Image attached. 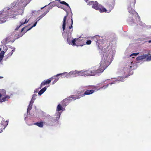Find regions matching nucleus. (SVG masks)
I'll return each mask as SVG.
<instances>
[{
	"label": "nucleus",
	"mask_w": 151,
	"mask_h": 151,
	"mask_svg": "<svg viewBox=\"0 0 151 151\" xmlns=\"http://www.w3.org/2000/svg\"><path fill=\"white\" fill-rule=\"evenodd\" d=\"M109 55L107 53H104L103 54V59L100 63V65L99 67L102 73L105 69L110 64V57H108Z\"/></svg>",
	"instance_id": "obj_1"
},
{
	"label": "nucleus",
	"mask_w": 151,
	"mask_h": 151,
	"mask_svg": "<svg viewBox=\"0 0 151 151\" xmlns=\"http://www.w3.org/2000/svg\"><path fill=\"white\" fill-rule=\"evenodd\" d=\"M67 8L68 11H67V17L68 14H70L71 15V18H69L67 22V24L68 27V28L70 29V35L73 31V26L72 25L73 24V20L72 18V13L71 12V10L70 8L69 7V4L67 3Z\"/></svg>",
	"instance_id": "obj_2"
},
{
	"label": "nucleus",
	"mask_w": 151,
	"mask_h": 151,
	"mask_svg": "<svg viewBox=\"0 0 151 151\" xmlns=\"http://www.w3.org/2000/svg\"><path fill=\"white\" fill-rule=\"evenodd\" d=\"M89 76V70H81L79 72L76 71H73L69 72L68 76Z\"/></svg>",
	"instance_id": "obj_3"
},
{
	"label": "nucleus",
	"mask_w": 151,
	"mask_h": 151,
	"mask_svg": "<svg viewBox=\"0 0 151 151\" xmlns=\"http://www.w3.org/2000/svg\"><path fill=\"white\" fill-rule=\"evenodd\" d=\"M92 3V8L96 10L99 11L100 12L102 13L106 12V9L103 6L98 3L97 1L94 2L93 1H91Z\"/></svg>",
	"instance_id": "obj_4"
},
{
	"label": "nucleus",
	"mask_w": 151,
	"mask_h": 151,
	"mask_svg": "<svg viewBox=\"0 0 151 151\" xmlns=\"http://www.w3.org/2000/svg\"><path fill=\"white\" fill-rule=\"evenodd\" d=\"M86 89H85L84 88L83 89L78 91H77V94H78L77 96H76L74 95L71 96L67 98V101L74 100L76 99H78L81 98V97H80V95L83 94Z\"/></svg>",
	"instance_id": "obj_5"
},
{
	"label": "nucleus",
	"mask_w": 151,
	"mask_h": 151,
	"mask_svg": "<svg viewBox=\"0 0 151 151\" xmlns=\"http://www.w3.org/2000/svg\"><path fill=\"white\" fill-rule=\"evenodd\" d=\"M89 76H94L96 75H98L99 73H102V71H101L99 68L96 69V67H94L88 69Z\"/></svg>",
	"instance_id": "obj_6"
},
{
	"label": "nucleus",
	"mask_w": 151,
	"mask_h": 151,
	"mask_svg": "<svg viewBox=\"0 0 151 151\" xmlns=\"http://www.w3.org/2000/svg\"><path fill=\"white\" fill-rule=\"evenodd\" d=\"M65 99L63 100L61 102V104H59L58 105L57 109L56 111H64L65 109V106H66Z\"/></svg>",
	"instance_id": "obj_7"
},
{
	"label": "nucleus",
	"mask_w": 151,
	"mask_h": 151,
	"mask_svg": "<svg viewBox=\"0 0 151 151\" xmlns=\"http://www.w3.org/2000/svg\"><path fill=\"white\" fill-rule=\"evenodd\" d=\"M31 0H18V5L22 8L25 7Z\"/></svg>",
	"instance_id": "obj_8"
},
{
	"label": "nucleus",
	"mask_w": 151,
	"mask_h": 151,
	"mask_svg": "<svg viewBox=\"0 0 151 151\" xmlns=\"http://www.w3.org/2000/svg\"><path fill=\"white\" fill-rule=\"evenodd\" d=\"M88 87H84L85 89H86L83 94L80 95V97H83L85 95L91 94L94 92L95 91L94 90L87 89Z\"/></svg>",
	"instance_id": "obj_9"
},
{
	"label": "nucleus",
	"mask_w": 151,
	"mask_h": 151,
	"mask_svg": "<svg viewBox=\"0 0 151 151\" xmlns=\"http://www.w3.org/2000/svg\"><path fill=\"white\" fill-rule=\"evenodd\" d=\"M67 41L69 44H72L73 46L76 45L78 46L79 45H77L76 42L77 43L79 41V40L78 39H74L72 40H70L69 39L67 38Z\"/></svg>",
	"instance_id": "obj_10"
},
{
	"label": "nucleus",
	"mask_w": 151,
	"mask_h": 151,
	"mask_svg": "<svg viewBox=\"0 0 151 151\" xmlns=\"http://www.w3.org/2000/svg\"><path fill=\"white\" fill-rule=\"evenodd\" d=\"M53 79L54 78L52 77L48 79L46 81L45 80L44 81L42 82L40 85V88H41L42 87V86H45V85L49 84L51 81L53 80Z\"/></svg>",
	"instance_id": "obj_11"
},
{
	"label": "nucleus",
	"mask_w": 151,
	"mask_h": 151,
	"mask_svg": "<svg viewBox=\"0 0 151 151\" xmlns=\"http://www.w3.org/2000/svg\"><path fill=\"white\" fill-rule=\"evenodd\" d=\"M0 12V24L5 22L6 19V16L4 14V13Z\"/></svg>",
	"instance_id": "obj_12"
},
{
	"label": "nucleus",
	"mask_w": 151,
	"mask_h": 151,
	"mask_svg": "<svg viewBox=\"0 0 151 151\" xmlns=\"http://www.w3.org/2000/svg\"><path fill=\"white\" fill-rule=\"evenodd\" d=\"M114 6V3L112 2L110 4H107V9L106 11L105 12L109 13L113 9Z\"/></svg>",
	"instance_id": "obj_13"
},
{
	"label": "nucleus",
	"mask_w": 151,
	"mask_h": 151,
	"mask_svg": "<svg viewBox=\"0 0 151 151\" xmlns=\"http://www.w3.org/2000/svg\"><path fill=\"white\" fill-rule=\"evenodd\" d=\"M147 54H143L142 55L137 57L136 59L137 60H142L145 58L147 59Z\"/></svg>",
	"instance_id": "obj_14"
},
{
	"label": "nucleus",
	"mask_w": 151,
	"mask_h": 151,
	"mask_svg": "<svg viewBox=\"0 0 151 151\" xmlns=\"http://www.w3.org/2000/svg\"><path fill=\"white\" fill-rule=\"evenodd\" d=\"M29 20V19H27L26 17H24L20 22V26L27 23L28 22Z\"/></svg>",
	"instance_id": "obj_15"
},
{
	"label": "nucleus",
	"mask_w": 151,
	"mask_h": 151,
	"mask_svg": "<svg viewBox=\"0 0 151 151\" xmlns=\"http://www.w3.org/2000/svg\"><path fill=\"white\" fill-rule=\"evenodd\" d=\"M100 37L98 35H96L93 38V40L96 43H99L100 41Z\"/></svg>",
	"instance_id": "obj_16"
},
{
	"label": "nucleus",
	"mask_w": 151,
	"mask_h": 151,
	"mask_svg": "<svg viewBox=\"0 0 151 151\" xmlns=\"http://www.w3.org/2000/svg\"><path fill=\"white\" fill-rule=\"evenodd\" d=\"M34 124L40 127H42L43 126V122H36Z\"/></svg>",
	"instance_id": "obj_17"
},
{
	"label": "nucleus",
	"mask_w": 151,
	"mask_h": 151,
	"mask_svg": "<svg viewBox=\"0 0 151 151\" xmlns=\"http://www.w3.org/2000/svg\"><path fill=\"white\" fill-rule=\"evenodd\" d=\"M46 89L47 88L46 87H45L41 89L38 93V95H41L46 90Z\"/></svg>",
	"instance_id": "obj_18"
},
{
	"label": "nucleus",
	"mask_w": 151,
	"mask_h": 151,
	"mask_svg": "<svg viewBox=\"0 0 151 151\" xmlns=\"http://www.w3.org/2000/svg\"><path fill=\"white\" fill-rule=\"evenodd\" d=\"M66 20V16H65L63 20V30L64 31L65 27V22Z\"/></svg>",
	"instance_id": "obj_19"
},
{
	"label": "nucleus",
	"mask_w": 151,
	"mask_h": 151,
	"mask_svg": "<svg viewBox=\"0 0 151 151\" xmlns=\"http://www.w3.org/2000/svg\"><path fill=\"white\" fill-rule=\"evenodd\" d=\"M65 74H66V73L65 72L64 73H60V74H58L57 75L55 76V77H56L59 76H61V77H62L63 78V77H65V76H66V75ZM54 77H55V76Z\"/></svg>",
	"instance_id": "obj_20"
},
{
	"label": "nucleus",
	"mask_w": 151,
	"mask_h": 151,
	"mask_svg": "<svg viewBox=\"0 0 151 151\" xmlns=\"http://www.w3.org/2000/svg\"><path fill=\"white\" fill-rule=\"evenodd\" d=\"M47 117L48 118V121L49 122L50 121H52V122H53L54 121H55V120L52 117H51L49 115H47Z\"/></svg>",
	"instance_id": "obj_21"
},
{
	"label": "nucleus",
	"mask_w": 151,
	"mask_h": 151,
	"mask_svg": "<svg viewBox=\"0 0 151 151\" xmlns=\"http://www.w3.org/2000/svg\"><path fill=\"white\" fill-rule=\"evenodd\" d=\"M128 9L129 12L130 13H133L134 12H135L134 10L132 9L131 7H128Z\"/></svg>",
	"instance_id": "obj_22"
},
{
	"label": "nucleus",
	"mask_w": 151,
	"mask_h": 151,
	"mask_svg": "<svg viewBox=\"0 0 151 151\" xmlns=\"http://www.w3.org/2000/svg\"><path fill=\"white\" fill-rule=\"evenodd\" d=\"M37 22H36L35 23V24H34L33 26H32L31 28H29V29H26V30L24 32H27V31H28V30H30L32 27H35L36 25V24H37Z\"/></svg>",
	"instance_id": "obj_23"
},
{
	"label": "nucleus",
	"mask_w": 151,
	"mask_h": 151,
	"mask_svg": "<svg viewBox=\"0 0 151 151\" xmlns=\"http://www.w3.org/2000/svg\"><path fill=\"white\" fill-rule=\"evenodd\" d=\"M2 91L3 92V93H0V98L1 97L2 95V96H4L6 94V91L4 90H2Z\"/></svg>",
	"instance_id": "obj_24"
},
{
	"label": "nucleus",
	"mask_w": 151,
	"mask_h": 151,
	"mask_svg": "<svg viewBox=\"0 0 151 151\" xmlns=\"http://www.w3.org/2000/svg\"><path fill=\"white\" fill-rule=\"evenodd\" d=\"M32 105H31V104H29L28 107L27 109V111H30L32 107Z\"/></svg>",
	"instance_id": "obj_25"
},
{
	"label": "nucleus",
	"mask_w": 151,
	"mask_h": 151,
	"mask_svg": "<svg viewBox=\"0 0 151 151\" xmlns=\"http://www.w3.org/2000/svg\"><path fill=\"white\" fill-rule=\"evenodd\" d=\"M151 60V55L149 56L147 55V57L146 60L147 61H149Z\"/></svg>",
	"instance_id": "obj_26"
},
{
	"label": "nucleus",
	"mask_w": 151,
	"mask_h": 151,
	"mask_svg": "<svg viewBox=\"0 0 151 151\" xmlns=\"http://www.w3.org/2000/svg\"><path fill=\"white\" fill-rule=\"evenodd\" d=\"M4 53L5 52L4 51H1V54L0 55V56L2 57L3 58Z\"/></svg>",
	"instance_id": "obj_27"
},
{
	"label": "nucleus",
	"mask_w": 151,
	"mask_h": 151,
	"mask_svg": "<svg viewBox=\"0 0 151 151\" xmlns=\"http://www.w3.org/2000/svg\"><path fill=\"white\" fill-rule=\"evenodd\" d=\"M7 100H8L5 97H4L1 99V102H2L3 101H5Z\"/></svg>",
	"instance_id": "obj_28"
},
{
	"label": "nucleus",
	"mask_w": 151,
	"mask_h": 151,
	"mask_svg": "<svg viewBox=\"0 0 151 151\" xmlns=\"http://www.w3.org/2000/svg\"><path fill=\"white\" fill-rule=\"evenodd\" d=\"M35 99H33V98H32L30 101L29 104L32 105V104L34 103Z\"/></svg>",
	"instance_id": "obj_29"
},
{
	"label": "nucleus",
	"mask_w": 151,
	"mask_h": 151,
	"mask_svg": "<svg viewBox=\"0 0 151 151\" xmlns=\"http://www.w3.org/2000/svg\"><path fill=\"white\" fill-rule=\"evenodd\" d=\"M139 54V53H132V54L130 55V57H131L133 55H135V56H137V55H138V54Z\"/></svg>",
	"instance_id": "obj_30"
},
{
	"label": "nucleus",
	"mask_w": 151,
	"mask_h": 151,
	"mask_svg": "<svg viewBox=\"0 0 151 151\" xmlns=\"http://www.w3.org/2000/svg\"><path fill=\"white\" fill-rule=\"evenodd\" d=\"M14 51V50H13L12 51L8 54L9 55L11 56L13 54V52Z\"/></svg>",
	"instance_id": "obj_31"
},
{
	"label": "nucleus",
	"mask_w": 151,
	"mask_h": 151,
	"mask_svg": "<svg viewBox=\"0 0 151 151\" xmlns=\"http://www.w3.org/2000/svg\"><path fill=\"white\" fill-rule=\"evenodd\" d=\"M91 42V41L90 40H87L86 42V44L87 45H90Z\"/></svg>",
	"instance_id": "obj_32"
},
{
	"label": "nucleus",
	"mask_w": 151,
	"mask_h": 151,
	"mask_svg": "<svg viewBox=\"0 0 151 151\" xmlns=\"http://www.w3.org/2000/svg\"><path fill=\"white\" fill-rule=\"evenodd\" d=\"M58 78H57L56 79H55V78H54V79L53 82L52 83V84H54L58 80Z\"/></svg>",
	"instance_id": "obj_33"
},
{
	"label": "nucleus",
	"mask_w": 151,
	"mask_h": 151,
	"mask_svg": "<svg viewBox=\"0 0 151 151\" xmlns=\"http://www.w3.org/2000/svg\"><path fill=\"white\" fill-rule=\"evenodd\" d=\"M60 3L61 4L66 5V2L64 1H61L60 2Z\"/></svg>",
	"instance_id": "obj_34"
},
{
	"label": "nucleus",
	"mask_w": 151,
	"mask_h": 151,
	"mask_svg": "<svg viewBox=\"0 0 151 151\" xmlns=\"http://www.w3.org/2000/svg\"><path fill=\"white\" fill-rule=\"evenodd\" d=\"M5 97H6V98L8 100L10 98V96H9L8 95H6Z\"/></svg>",
	"instance_id": "obj_35"
},
{
	"label": "nucleus",
	"mask_w": 151,
	"mask_h": 151,
	"mask_svg": "<svg viewBox=\"0 0 151 151\" xmlns=\"http://www.w3.org/2000/svg\"><path fill=\"white\" fill-rule=\"evenodd\" d=\"M21 26H20V24L17 26V27H16V29L15 30H17L19 28V27Z\"/></svg>",
	"instance_id": "obj_36"
},
{
	"label": "nucleus",
	"mask_w": 151,
	"mask_h": 151,
	"mask_svg": "<svg viewBox=\"0 0 151 151\" xmlns=\"http://www.w3.org/2000/svg\"><path fill=\"white\" fill-rule=\"evenodd\" d=\"M16 14H13V15H11V17H10V18H14V17H15L16 16Z\"/></svg>",
	"instance_id": "obj_37"
},
{
	"label": "nucleus",
	"mask_w": 151,
	"mask_h": 151,
	"mask_svg": "<svg viewBox=\"0 0 151 151\" xmlns=\"http://www.w3.org/2000/svg\"><path fill=\"white\" fill-rule=\"evenodd\" d=\"M37 96V95L36 94H33L32 95V98H33V99H35L34 98V97H35V96Z\"/></svg>",
	"instance_id": "obj_38"
},
{
	"label": "nucleus",
	"mask_w": 151,
	"mask_h": 151,
	"mask_svg": "<svg viewBox=\"0 0 151 151\" xmlns=\"http://www.w3.org/2000/svg\"><path fill=\"white\" fill-rule=\"evenodd\" d=\"M26 27H23V28H22V30H21V32H22L24 30V29H25L26 28Z\"/></svg>",
	"instance_id": "obj_39"
},
{
	"label": "nucleus",
	"mask_w": 151,
	"mask_h": 151,
	"mask_svg": "<svg viewBox=\"0 0 151 151\" xmlns=\"http://www.w3.org/2000/svg\"><path fill=\"white\" fill-rule=\"evenodd\" d=\"M3 58L2 57L0 56V62L2 60Z\"/></svg>",
	"instance_id": "obj_40"
},
{
	"label": "nucleus",
	"mask_w": 151,
	"mask_h": 151,
	"mask_svg": "<svg viewBox=\"0 0 151 151\" xmlns=\"http://www.w3.org/2000/svg\"><path fill=\"white\" fill-rule=\"evenodd\" d=\"M133 0V1H134V2L132 4H132L133 6H134V4H135V0Z\"/></svg>",
	"instance_id": "obj_41"
},
{
	"label": "nucleus",
	"mask_w": 151,
	"mask_h": 151,
	"mask_svg": "<svg viewBox=\"0 0 151 151\" xmlns=\"http://www.w3.org/2000/svg\"><path fill=\"white\" fill-rule=\"evenodd\" d=\"M65 32H63V33L62 34H63V37H64V36H65Z\"/></svg>",
	"instance_id": "obj_42"
},
{
	"label": "nucleus",
	"mask_w": 151,
	"mask_h": 151,
	"mask_svg": "<svg viewBox=\"0 0 151 151\" xmlns=\"http://www.w3.org/2000/svg\"><path fill=\"white\" fill-rule=\"evenodd\" d=\"M109 84H107L106 85V86L105 88L109 86Z\"/></svg>",
	"instance_id": "obj_43"
},
{
	"label": "nucleus",
	"mask_w": 151,
	"mask_h": 151,
	"mask_svg": "<svg viewBox=\"0 0 151 151\" xmlns=\"http://www.w3.org/2000/svg\"><path fill=\"white\" fill-rule=\"evenodd\" d=\"M149 43H150L151 42V40H150L148 41Z\"/></svg>",
	"instance_id": "obj_44"
},
{
	"label": "nucleus",
	"mask_w": 151,
	"mask_h": 151,
	"mask_svg": "<svg viewBox=\"0 0 151 151\" xmlns=\"http://www.w3.org/2000/svg\"><path fill=\"white\" fill-rule=\"evenodd\" d=\"M45 7V6H44V7H42V8H41V9H43L44 7Z\"/></svg>",
	"instance_id": "obj_45"
},
{
	"label": "nucleus",
	"mask_w": 151,
	"mask_h": 151,
	"mask_svg": "<svg viewBox=\"0 0 151 151\" xmlns=\"http://www.w3.org/2000/svg\"><path fill=\"white\" fill-rule=\"evenodd\" d=\"M58 1H60H60H61L60 0H58Z\"/></svg>",
	"instance_id": "obj_46"
},
{
	"label": "nucleus",
	"mask_w": 151,
	"mask_h": 151,
	"mask_svg": "<svg viewBox=\"0 0 151 151\" xmlns=\"http://www.w3.org/2000/svg\"><path fill=\"white\" fill-rule=\"evenodd\" d=\"M3 78V77H0V78Z\"/></svg>",
	"instance_id": "obj_47"
},
{
	"label": "nucleus",
	"mask_w": 151,
	"mask_h": 151,
	"mask_svg": "<svg viewBox=\"0 0 151 151\" xmlns=\"http://www.w3.org/2000/svg\"><path fill=\"white\" fill-rule=\"evenodd\" d=\"M65 11H66V9H63Z\"/></svg>",
	"instance_id": "obj_48"
},
{
	"label": "nucleus",
	"mask_w": 151,
	"mask_h": 151,
	"mask_svg": "<svg viewBox=\"0 0 151 151\" xmlns=\"http://www.w3.org/2000/svg\"><path fill=\"white\" fill-rule=\"evenodd\" d=\"M1 48H0V51H1Z\"/></svg>",
	"instance_id": "obj_49"
},
{
	"label": "nucleus",
	"mask_w": 151,
	"mask_h": 151,
	"mask_svg": "<svg viewBox=\"0 0 151 151\" xmlns=\"http://www.w3.org/2000/svg\"><path fill=\"white\" fill-rule=\"evenodd\" d=\"M112 84V83H111V85Z\"/></svg>",
	"instance_id": "obj_50"
},
{
	"label": "nucleus",
	"mask_w": 151,
	"mask_h": 151,
	"mask_svg": "<svg viewBox=\"0 0 151 151\" xmlns=\"http://www.w3.org/2000/svg\"><path fill=\"white\" fill-rule=\"evenodd\" d=\"M35 93L36 92V91H35Z\"/></svg>",
	"instance_id": "obj_51"
}]
</instances>
